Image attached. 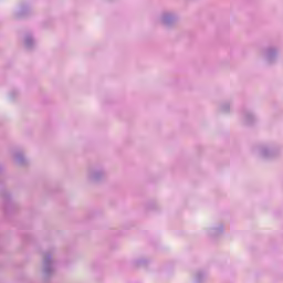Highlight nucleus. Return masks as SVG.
I'll return each instance as SVG.
<instances>
[{
  "instance_id": "1",
  "label": "nucleus",
  "mask_w": 283,
  "mask_h": 283,
  "mask_svg": "<svg viewBox=\"0 0 283 283\" xmlns=\"http://www.w3.org/2000/svg\"><path fill=\"white\" fill-rule=\"evenodd\" d=\"M258 155L261 158H271L273 156L274 151L271 147L268 146H261L256 149Z\"/></svg>"
},
{
  "instance_id": "7",
  "label": "nucleus",
  "mask_w": 283,
  "mask_h": 283,
  "mask_svg": "<svg viewBox=\"0 0 283 283\" xmlns=\"http://www.w3.org/2000/svg\"><path fill=\"white\" fill-rule=\"evenodd\" d=\"M90 178H92V180H98V178H101V172L98 171H92L90 174Z\"/></svg>"
},
{
  "instance_id": "2",
  "label": "nucleus",
  "mask_w": 283,
  "mask_h": 283,
  "mask_svg": "<svg viewBox=\"0 0 283 283\" xmlns=\"http://www.w3.org/2000/svg\"><path fill=\"white\" fill-rule=\"evenodd\" d=\"M277 56V49H266L264 51V57L266 59V61H269L271 63V61H273L275 57Z\"/></svg>"
},
{
  "instance_id": "5",
  "label": "nucleus",
  "mask_w": 283,
  "mask_h": 283,
  "mask_svg": "<svg viewBox=\"0 0 283 283\" xmlns=\"http://www.w3.org/2000/svg\"><path fill=\"white\" fill-rule=\"evenodd\" d=\"M43 264L45 273H50V270L52 269V259L50 256H45Z\"/></svg>"
},
{
  "instance_id": "4",
  "label": "nucleus",
  "mask_w": 283,
  "mask_h": 283,
  "mask_svg": "<svg viewBox=\"0 0 283 283\" xmlns=\"http://www.w3.org/2000/svg\"><path fill=\"white\" fill-rule=\"evenodd\" d=\"M34 45H36L34 38H32V35H27L24 38V46L30 50L31 48H34Z\"/></svg>"
},
{
  "instance_id": "6",
  "label": "nucleus",
  "mask_w": 283,
  "mask_h": 283,
  "mask_svg": "<svg viewBox=\"0 0 283 283\" xmlns=\"http://www.w3.org/2000/svg\"><path fill=\"white\" fill-rule=\"evenodd\" d=\"M222 231H223L222 226H219V227H217V228H212V229H211V234H212V235H218L219 233H222Z\"/></svg>"
},
{
  "instance_id": "3",
  "label": "nucleus",
  "mask_w": 283,
  "mask_h": 283,
  "mask_svg": "<svg viewBox=\"0 0 283 283\" xmlns=\"http://www.w3.org/2000/svg\"><path fill=\"white\" fill-rule=\"evenodd\" d=\"M160 22L164 25H170V23H174V15L172 13L166 12L161 15L160 18Z\"/></svg>"
}]
</instances>
